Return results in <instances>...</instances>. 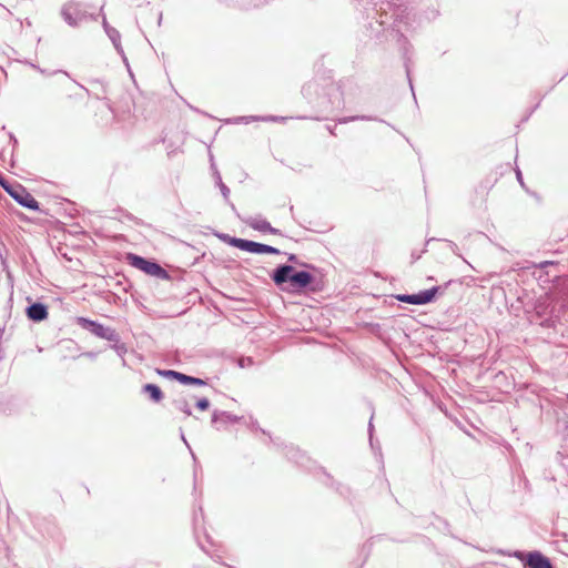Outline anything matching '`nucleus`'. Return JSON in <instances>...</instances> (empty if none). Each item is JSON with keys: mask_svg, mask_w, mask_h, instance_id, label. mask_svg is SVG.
<instances>
[{"mask_svg": "<svg viewBox=\"0 0 568 568\" xmlns=\"http://www.w3.org/2000/svg\"><path fill=\"white\" fill-rule=\"evenodd\" d=\"M363 8L371 37L395 36L400 41L403 32L410 26V9L407 3L396 0H353Z\"/></svg>", "mask_w": 568, "mask_h": 568, "instance_id": "nucleus-1", "label": "nucleus"}, {"mask_svg": "<svg viewBox=\"0 0 568 568\" xmlns=\"http://www.w3.org/2000/svg\"><path fill=\"white\" fill-rule=\"evenodd\" d=\"M274 284L288 292H300L311 287L315 281L314 275L306 271H296L290 264H280L271 273Z\"/></svg>", "mask_w": 568, "mask_h": 568, "instance_id": "nucleus-2", "label": "nucleus"}, {"mask_svg": "<svg viewBox=\"0 0 568 568\" xmlns=\"http://www.w3.org/2000/svg\"><path fill=\"white\" fill-rule=\"evenodd\" d=\"M559 264L552 261L540 262L536 267L545 271L546 278L544 275H539V280L542 282L556 281V288L559 291L561 297H568V277H562L558 274Z\"/></svg>", "mask_w": 568, "mask_h": 568, "instance_id": "nucleus-3", "label": "nucleus"}, {"mask_svg": "<svg viewBox=\"0 0 568 568\" xmlns=\"http://www.w3.org/2000/svg\"><path fill=\"white\" fill-rule=\"evenodd\" d=\"M129 264L140 271H143L145 274L166 280L169 278V273L156 262L150 261L143 256L129 253L126 256Z\"/></svg>", "mask_w": 568, "mask_h": 568, "instance_id": "nucleus-4", "label": "nucleus"}, {"mask_svg": "<svg viewBox=\"0 0 568 568\" xmlns=\"http://www.w3.org/2000/svg\"><path fill=\"white\" fill-rule=\"evenodd\" d=\"M61 16L63 20L71 27H77L80 22L89 17L93 20H97L95 16L88 13L85 4L75 1H69L64 3L61 9Z\"/></svg>", "mask_w": 568, "mask_h": 568, "instance_id": "nucleus-5", "label": "nucleus"}, {"mask_svg": "<svg viewBox=\"0 0 568 568\" xmlns=\"http://www.w3.org/2000/svg\"><path fill=\"white\" fill-rule=\"evenodd\" d=\"M4 191L23 207L33 211L40 210L39 202L21 184L11 182Z\"/></svg>", "mask_w": 568, "mask_h": 568, "instance_id": "nucleus-6", "label": "nucleus"}, {"mask_svg": "<svg viewBox=\"0 0 568 568\" xmlns=\"http://www.w3.org/2000/svg\"><path fill=\"white\" fill-rule=\"evenodd\" d=\"M77 323L80 327L89 331L97 337H100V338H103V339H106L110 342H118V339H119V335L116 334V332L113 328L105 327L95 321H92V320H89L85 317H78Z\"/></svg>", "mask_w": 568, "mask_h": 568, "instance_id": "nucleus-7", "label": "nucleus"}, {"mask_svg": "<svg viewBox=\"0 0 568 568\" xmlns=\"http://www.w3.org/2000/svg\"><path fill=\"white\" fill-rule=\"evenodd\" d=\"M440 290V286H433L415 294H398L396 300L413 305H425L433 302Z\"/></svg>", "mask_w": 568, "mask_h": 568, "instance_id": "nucleus-8", "label": "nucleus"}, {"mask_svg": "<svg viewBox=\"0 0 568 568\" xmlns=\"http://www.w3.org/2000/svg\"><path fill=\"white\" fill-rule=\"evenodd\" d=\"M515 557L520 559L526 568H554L549 558L538 550L529 552L516 551Z\"/></svg>", "mask_w": 568, "mask_h": 568, "instance_id": "nucleus-9", "label": "nucleus"}, {"mask_svg": "<svg viewBox=\"0 0 568 568\" xmlns=\"http://www.w3.org/2000/svg\"><path fill=\"white\" fill-rule=\"evenodd\" d=\"M193 529H194V536L195 539L200 546V548L205 552L209 554V550L206 546L203 544V540L201 539V534L203 535V538H205L206 542L212 544V540L210 536L207 535L204 525H203V509L200 506L199 510H194L193 513Z\"/></svg>", "mask_w": 568, "mask_h": 568, "instance_id": "nucleus-10", "label": "nucleus"}, {"mask_svg": "<svg viewBox=\"0 0 568 568\" xmlns=\"http://www.w3.org/2000/svg\"><path fill=\"white\" fill-rule=\"evenodd\" d=\"M235 244H239L242 251L253 254H281V251L274 246L251 240H244V242H236Z\"/></svg>", "mask_w": 568, "mask_h": 568, "instance_id": "nucleus-11", "label": "nucleus"}, {"mask_svg": "<svg viewBox=\"0 0 568 568\" xmlns=\"http://www.w3.org/2000/svg\"><path fill=\"white\" fill-rule=\"evenodd\" d=\"M241 220L255 231L270 234H281V231L278 229L273 227L268 221H266L260 215L246 216L242 217Z\"/></svg>", "mask_w": 568, "mask_h": 568, "instance_id": "nucleus-12", "label": "nucleus"}, {"mask_svg": "<svg viewBox=\"0 0 568 568\" xmlns=\"http://www.w3.org/2000/svg\"><path fill=\"white\" fill-rule=\"evenodd\" d=\"M27 316L33 322H41L48 317V308L43 303L36 302L26 310Z\"/></svg>", "mask_w": 568, "mask_h": 568, "instance_id": "nucleus-13", "label": "nucleus"}, {"mask_svg": "<svg viewBox=\"0 0 568 568\" xmlns=\"http://www.w3.org/2000/svg\"><path fill=\"white\" fill-rule=\"evenodd\" d=\"M242 418L243 417L236 416L230 412L214 410L212 414L211 422L213 425H217V424L227 425V424H236L240 420H242Z\"/></svg>", "mask_w": 568, "mask_h": 568, "instance_id": "nucleus-14", "label": "nucleus"}, {"mask_svg": "<svg viewBox=\"0 0 568 568\" xmlns=\"http://www.w3.org/2000/svg\"><path fill=\"white\" fill-rule=\"evenodd\" d=\"M106 34H108L109 39L112 41L116 52L122 57V60H123L124 64L126 65L129 72L131 73L128 58L125 57L124 50H123V48L121 45L120 32L116 29H113V30H108Z\"/></svg>", "mask_w": 568, "mask_h": 568, "instance_id": "nucleus-15", "label": "nucleus"}, {"mask_svg": "<svg viewBox=\"0 0 568 568\" xmlns=\"http://www.w3.org/2000/svg\"><path fill=\"white\" fill-rule=\"evenodd\" d=\"M142 390L148 394L150 399L154 403H160L163 399V392L155 384H145Z\"/></svg>", "mask_w": 568, "mask_h": 568, "instance_id": "nucleus-16", "label": "nucleus"}, {"mask_svg": "<svg viewBox=\"0 0 568 568\" xmlns=\"http://www.w3.org/2000/svg\"><path fill=\"white\" fill-rule=\"evenodd\" d=\"M216 184L217 186L220 187L221 190V193L224 197V200L227 202V204L230 205V207L232 209V211L234 213H236V207L235 205L230 201V189L223 183L222 179H221V175L219 172H216Z\"/></svg>", "mask_w": 568, "mask_h": 568, "instance_id": "nucleus-17", "label": "nucleus"}, {"mask_svg": "<svg viewBox=\"0 0 568 568\" xmlns=\"http://www.w3.org/2000/svg\"><path fill=\"white\" fill-rule=\"evenodd\" d=\"M172 405L174 406L175 409L184 413L186 416L192 415V410H191L190 404L186 400V398L178 397V398L173 399Z\"/></svg>", "mask_w": 568, "mask_h": 568, "instance_id": "nucleus-18", "label": "nucleus"}, {"mask_svg": "<svg viewBox=\"0 0 568 568\" xmlns=\"http://www.w3.org/2000/svg\"><path fill=\"white\" fill-rule=\"evenodd\" d=\"M256 120L273 121V122H275V121H278V120L283 121V120H285V118H278V116H274V115L263 116V118H258V116H240V118H236L234 120V122L235 123H242V122L248 123L251 121H256Z\"/></svg>", "mask_w": 568, "mask_h": 568, "instance_id": "nucleus-19", "label": "nucleus"}, {"mask_svg": "<svg viewBox=\"0 0 568 568\" xmlns=\"http://www.w3.org/2000/svg\"><path fill=\"white\" fill-rule=\"evenodd\" d=\"M216 236L223 241L224 243H227L229 245L231 246H234L239 250H241V246L239 244H235L236 242H244L245 239H240V237H233V236H230L229 234H225V233H219L216 234Z\"/></svg>", "mask_w": 568, "mask_h": 568, "instance_id": "nucleus-20", "label": "nucleus"}, {"mask_svg": "<svg viewBox=\"0 0 568 568\" xmlns=\"http://www.w3.org/2000/svg\"><path fill=\"white\" fill-rule=\"evenodd\" d=\"M358 120H361V121H377L378 119L374 118V116H368V115H354V116L341 118V119H338V123L345 124V123L358 121Z\"/></svg>", "mask_w": 568, "mask_h": 568, "instance_id": "nucleus-21", "label": "nucleus"}, {"mask_svg": "<svg viewBox=\"0 0 568 568\" xmlns=\"http://www.w3.org/2000/svg\"><path fill=\"white\" fill-rule=\"evenodd\" d=\"M285 448H287V453L286 455L288 456L290 459H293L295 463H300V457L302 456L301 453L298 450H296L293 446H286Z\"/></svg>", "mask_w": 568, "mask_h": 568, "instance_id": "nucleus-22", "label": "nucleus"}, {"mask_svg": "<svg viewBox=\"0 0 568 568\" xmlns=\"http://www.w3.org/2000/svg\"><path fill=\"white\" fill-rule=\"evenodd\" d=\"M176 373H178V371H173V369H158L159 375H161L165 378H171V379H175Z\"/></svg>", "mask_w": 568, "mask_h": 568, "instance_id": "nucleus-23", "label": "nucleus"}, {"mask_svg": "<svg viewBox=\"0 0 568 568\" xmlns=\"http://www.w3.org/2000/svg\"><path fill=\"white\" fill-rule=\"evenodd\" d=\"M210 405V400L206 397L200 398L195 404L196 408L200 410L209 409Z\"/></svg>", "mask_w": 568, "mask_h": 568, "instance_id": "nucleus-24", "label": "nucleus"}, {"mask_svg": "<svg viewBox=\"0 0 568 568\" xmlns=\"http://www.w3.org/2000/svg\"><path fill=\"white\" fill-rule=\"evenodd\" d=\"M287 260H288V262H291V263H293V264H297V265H302V266H306V267H312V268H314V266H312V265H310V264L301 263V262H300V260H298V257H297V255H295V254H292V253H291V254H288Z\"/></svg>", "mask_w": 568, "mask_h": 568, "instance_id": "nucleus-25", "label": "nucleus"}, {"mask_svg": "<svg viewBox=\"0 0 568 568\" xmlns=\"http://www.w3.org/2000/svg\"><path fill=\"white\" fill-rule=\"evenodd\" d=\"M407 54V49L404 48V55ZM408 61L409 59L407 57H405V69H406V74H407V78H408V82H409V87H410V90L413 91V82H412V79H410V71H409V65H408Z\"/></svg>", "mask_w": 568, "mask_h": 568, "instance_id": "nucleus-26", "label": "nucleus"}, {"mask_svg": "<svg viewBox=\"0 0 568 568\" xmlns=\"http://www.w3.org/2000/svg\"><path fill=\"white\" fill-rule=\"evenodd\" d=\"M175 381H178L181 384L189 385L190 375L178 372L176 376H175Z\"/></svg>", "mask_w": 568, "mask_h": 568, "instance_id": "nucleus-27", "label": "nucleus"}, {"mask_svg": "<svg viewBox=\"0 0 568 568\" xmlns=\"http://www.w3.org/2000/svg\"><path fill=\"white\" fill-rule=\"evenodd\" d=\"M189 385L204 386L206 385V381L199 377L190 376Z\"/></svg>", "mask_w": 568, "mask_h": 568, "instance_id": "nucleus-28", "label": "nucleus"}, {"mask_svg": "<svg viewBox=\"0 0 568 568\" xmlns=\"http://www.w3.org/2000/svg\"><path fill=\"white\" fill-rule=\"evenodd\" d=\"M446 242L448 243V246H449L450 251H452L455 255H457V256H460V257H462V255H460V253H459V248H458L457 244H456V243H454V242H452V241H448V240H446Z\"/></svg>", "mask_w": 568, "mask_h": 568, "instance_id": "nucleus-29", "label": "nucleus"}, {"mask_svg": "<svg viewBox=\"0 0 568 568\" xmlns=\"http://www.w3.org/2000/svg\"><path fill=\"white\" fill-rule=\"evenodd\" d=\"M102 26H103V29H104L105 33H108V30H113L114 29L113 27H111L108 23L106 18H105L104 14L102 16Z\"/></svg>", "mask_w": 568, "mask_h": 568, "instance_id": "nucleus-30", "label": "nucleus"}, {"mask_svg": "<svg viewBox=\"0 0 568 568\" xmlns=\"http://www.w3.org/2000/svg\"><path fill=\"white\" fill-rule=\"evenodd\" d=\"M10 183H11V182H10V181H8V180L3 176V174L0 172V185H1V187L4 190V189H7V186H8Z\"/></svg>", "mask_w": 568, "mask_h": 568, "instance_id": "nucleus-31", "label": "nucleus"}, {"mask_svg": "<svg viewBox=\"0 0 568 568\" xmlns=\"http://www.w3.org/2000/svg\"><path fill=\"white\" fill-rule=\"evenodd\" d=\"M371 419H373V417H371ZM373 423L372 420H369V424H368V433H369V443H371V446L373 447Z\"/></svg>", "mask_w": 568, "mask_h": 568, "instance_id": "nucleus-32", "label": "nucleus"}, {"mask_svg": "<svg viewBox=\"0 0 568 568\" xmlns=\"http://www.w3.org/2000/svg\"><path fill=\"white\" fill-rule=\"evenodd\" d=\"M516 178H517L518 182L520 183V185L524 186L523 174H521L520 170L516 171Z\"/></svg>", "mask_w": 568, "mask_h": 568, "instance_id": "nucleus-33", "label": "nucleus"}, {"mask_svg": "<svg viewBox=\"0 0 568 568\" xmlns=\"http://www.w3.org/2000/svg\"><path fill=\"white\" fill-rule=\"evenodd\" d=\"M32 67H33L34 69H37L40 73H42V74H47L45 70L41 69L40 67H37V65H34V64H32Z\"/></svg>", "mask_w": 568, "mask_h": 568, "instance_id": "nucleus-34", "label": "nucleus"}, {"mask_svg": "<svg viewBox=\"0 0 568 568\" xmlns=\"http://www.w3.org/2000/svg\"><path fill=\"white\" fill-rule=\"evenodd\" d=\"M203 544H204L205 546H207V545H209V546H212V545H213V542H212V544L206 542V540H205V539H204ZM206 548H209V547H206ZM207 550H210V549H207ZM207 555H210V556H211V558H214V555H211V551H209V554H207Z\"/></svg>", "mask_w": 568, "mask_h": 568, "instance_id": "nucleus-35", "label": "nucleus"}, {"mask_svg": "<svg viewBox=\"0 0 568 568\" xmlns=\"http://www.w3.org/2000/svg\"><path fill=\"white\" fill-rule=\"evenodd\" d=\"M10 140L13 142V145H16L18 143V141L13 134H10Z\"/></svg>", "mask_w": 568, "mask_h": 568, "instance_id": "nucleus-36", "label": "nucleus"}, {"mask_svg": "<svg viewBox=\"0 0 568 568\" xmlns=\"http://www.w3.org/2000/svg\"><path fill=\"white\" fill-rule=\"evenodd\" d=\"M85 356L90 357V358H94L95 357V354L92 353V352H89V353H85Z\"/></svg>", "mask_w": 568, "mask_h": 568, "instance_id": "nucleus-37", "label": "nucleus"}, {"mask_svg": "<svg viewBox=\"0 0 568 568\" xmlns=\"http://www.w3.org/2000/svg\"><path fill=\"white\" fill-rule=\"evenodd\" d=\"M251 427H252V428H257V422H256V420H252V423H251Z\"/></svg>", "mask_w": 568, "mask_h": 568, "instance_id": "nucleus-38", "label": "nucleus"}, {"mask_svg": "<svg viewBox=\"0 0 568 568\" xmlns=\"http://www.w3.org/2000/svg\"><path fill=\"white\" fill-rule=\"evenodd\" d=\"M181 438H182V440L185 443V445L190 448V446H189V444H187V442H186V439H185V437H184V434H183V433H181Z\"/></svg>", "mask_w": 568, "mask_h": 568, "instance_id": "nucleus-39", "label": "nucleus"}, {"mask_svg": "<svg viewBox=\"0 0 568 568\" xmlns=\"http://www.w3.org/2000/svg\"><path fill=\"white\" fill-rule=\"evenodd\" d=\"M327 129L331 132V134L335 135L334 128L327 126Z\"/></svg>", "mask_w": 568, "mask_h": 568, "instance_id": "nucleus-40", "label": "nucleus"}, {"mask_svg": "<svg viewBox=\"0 0 568 568\" xmlns=\"http://www.w3.org/2000/svg\"><path fill=\"white\" fill-rule=\"evenodd\" d=\"M413 257H414V260H419V255H417V254H414Z\"/></svg>", "mask_w": 568, "mask_h": 568, "instance_id": "nucleus-41", "label": "nucleus"}, {"mask_svg": "<svg viewBox=\"0 0 568 568\" xmlns=\"http://www.w3.org/2000/svg\"><path fill=\"white\" fill-rule=\"evenodd\" d=\"M413 257H414V260H419V255H417V254H414Z\"/></svg>", "mask_w": 568, "mask_h": 568, "instance_id": "nucleus-42", "label": "nucleus"}, {"mask_svg": "<svg viewBox=\"0 0 568 568\" xmlns=\"http://www.w3.org/2000/svg\"><path fill=\"white\" fill-rule=\"evenodd\" d=\"M3 328L0 327V339L2 338Z\"/></svg>", "mask_w": 568, "mask_h": 568, "instance_id": "nucleus-43", "label": "nucleus"}]
</instances>
